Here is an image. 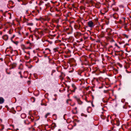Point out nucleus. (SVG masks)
<instances>
[{
  "instance_id": "1",
  "label": "nucleus",
  "mask_w": 131,
  "mask_h": 131,
  "mask_svg": "<svg viewBox=\"0 0 131 131\" xmlns=\"http://www.w3.org/2000/svg\"><path fill=\"white\" fill-rule=\"evenodd\" d=\"M88 25L90 27L92 28L94 27V23L91 20L88 22Z\"/></svg>"
},
{
  "instance_id": "2",
  "label": "nucleus",
  "mask_w": 131,
  "mask_h": 131,
  "mask_svg": "<svg viewBox=\"0 0 131 131\" xmlns=\"http://www.w3.org/2000/svg\"><path fill=\"white\" fill-rule=\"evenodd\" d=\"M72 87L73 90H71V91L72 92H74L75 90L76 89V87L75 85L74 84H72Z\"/></svg>"
},
{
  "instance_id": "3",
  "label": "nucleus",
  "mask_w": 131,
  "mask_h": 131,
  "mask_svg": "<svg viewBox=\"0 0 131 131\" xmlns=\"http://www.w3.org/2000/svg\"><path fill=\"white\" fill-rule=\"evenodd\" d=\"M3 38L5 40H7L8 38V36L7 35H5L3 36Z\"/></svg>"
},
{
  "instance_id": "4",
  "label": "nucleus",
  "mask_w": 131,
  "mask_h": 131,
  "mask_svg": "<svg viewBox=\"0 0 131 131\" xmlns=\"http://www.w3.org/2000/svg\"><path fill=\"white\" fill-rule=\"evenodd\" d=\"M4 100L2 97H0V104H2L4 102Z\"/></svg>"
},
{
  "instance_id": "5",
  "label": "nucleus",
  "mask_w": 131,
  "mask_h": 131,
  "mask_svg": "<svg viewBox=\"0 0 131 131\" xmlns=\"http://www.w3.org/2000/svg\"><path fill=\"white\" fill-rule=\"evenodd\" d=\"M21 117L22 118H24L26 117V114L24 113L22 114L21 115Z\"/></svg>"
},
{
  "instance_id": "6",
  "label": "nucleus",
  "mask_w": 131,
  "mask_h": 131,
  "mask_svg": "<svg viewBox=\"0 0 131 131\" xmlns=\"http://www.w3.org/2000/svg\"><path fill=\"white\" fill-rule=\"evenodd\" d=\"M112 30L110 28H108L107 29L106 31L107 32H109L110 33L111 31Z\"/></svg>"
},
{
  "instance_id": "7",
  "label": "nucleus",
  "mask_w": 131,
  "mask_h": 131,
  "mask_svg": "<svg viewBox=\"0 0 131 131\" xmlns=\"http://www.w3.org/2000/svg\"><path fill=\"white\" fill-rule=\"evenodd\" d=\"M77 101L78 103L80 104H82V102H81L79 99H77Z\"/></svg>"
},
{
  "instance_id": "8",
  "label": "nucleus",
  "mask_w": 131,
  "mask_h": 131,
  "mask_svg": "<svg viewBox=\"0 0 131 131\" xmlns=\"http://www.w3.org/2000/svg\"><path fill=\"white\" fill-rule=\"evenodd\" d=\"M50 114V113H47L45 116V117L46 118H47L48 116Z\"/></svg>"
},
{
  "instance_id": "9",
  "label": "nucleus",
  "mask_w": 131,
  "mask_h": 131,
  "mask_svg": "<svg viewBox=\"0 0 131 131\" xmlns=\"http://www.w3.org/2000/svg\"><path fill=\"white\" fill-rule=\"evenodd\" d=\"M116 122H117V126H119V122L118 121V120H117L116 121Z\"/></svg>"
},
{
  "instance_id": "10",
  "label": "nucleus",
  "mask_w": 131,
  "mask_h": 131,
  "mask_svg": "<svg viewBox=\"0 0 131 131\" xmlns=\"http://www.w3.org/2000/svg\"><path fill=\"white\" fill-rule=\"evenodd\" d=\"M23 49H27V48H26L25 46L24 45H23Z\"/></svg>"
},
{
  "instance_id": "11",
  "label": "nucleus",
  "mask_w": 131,
  "mask_h": 131,
  "mask_svg": "<svg viewBox=\"0 0 131 131\" xmlns=\"http://www.w3.org/2000/svg\"><path fill=\"white\" fill-rule=\"evenodd\" d=\"M124 35L127 38H128V36L126 35V34H124Z\"/></svg>"
},
{
  "instance_id": "12",
  "label": "nucleus",
  "mask_w": 131,
  "mask_h": 131,
  "mask_svg": "<svg viewBox=\"0 0 131 131\" xmlns=\"http://www.w3.org/2000/svg\"><path fill=\"white\" fill-rule=\"evenodd\" d=\"M31 99L34 100V101H33V102H34L35 100V98L34 97H32V98H31Z\"/></svg>"
},
{
  "instance_id": "13",
  "label": "nucleus",
  "mask_w": 131,
  "mask_h": 131,
  "mask_svg": "<svg viewBox=\"0 0 131 131\" xmlns=\"http://www.w3.org/2000/svg\"><path fill=\"white\" fill-rule=\"evenodd\" d=\"M46 50H49V51H50V50L49 49L47 48V49H46Z\"/></svg>"
},
{
  "instance_id": "14",
  "label": "nucleus",
  "mask_w": 131,
  "mask_h": 131,
  "mask_svg": "<svg viewBox=\"0 0 131 131\" xmlns=\"http://www.w3.org/2000/svg\"><path fill=\"white\" fill-rule=\"evenodd\" d=\"M30 83V81H28V83L29 84Z\"/></svg>"
},
{
  "instance_id": "15",
  "label": "nucleus",
  "mask_w": 131,
  "mask_h": 131,
  "mask_svg": "<svg viewBox=\"0 0 131 131\" xmlns=\"http://www.w3.org/2000/svg\"><path fill=\"white\" fill-rule=\"evenodd\" d=\"M19 73L20 74H21V72H19Z\"/></svg>"
},
{
  "instance_id": "16",
  "label": "nucleus",
  "mask_w": 131,
  "mask_h": 131,
  "mask_svg": "<svg viewBox=\"0 0 131 131\" xmlns=\"http://www.w3.org/2000/svg\"><path fill=\"white\" fill-rule=\"evenodd\" d=\"M70 100H68L67 101V102H68V101H70Z\"/></svg>"
},
{
  "instance_id": "17",
  "label": "nucleus",
  "mask_w": 131,
  "mask_h": 131,
  "mask_svg": "<svg viewBox=\"0 0 131 131\" xmlns=\"http://www.w3.org/2000/svg\"><path fill=\"white\" fill-rule=\"evenodd\" d=\"M83 114H82H82H81V115L82 116H83Z\"/></svg>"
},
{
  "instance_id": "18",
  "label": "nucleus",
  "mask_w": 131,
  "mask_h": 131,
  "mask_svg": "<svg viewBox=\"0 0 131 131\" xmlns=\"http://www.w3.org/2000/svg\"><path fill=\"white\" fill-rule=\"evenodd\" d=\"M14 37H15V35H14L13 36V38H14Z\"/></svg>"
},
{
  "instance_id": "19",
  "label": "nucleus",
  "mask_w": 131,
  "mask_h": 131,
  "mask_svg": "<svg viewBox=\"0 0 131 131\" xmlns=\"http://www.w3.org/2000/svg\"><path fill=\"white\" fill-rule=\"evenodd\" d=\"M92 106H93V107L94 106V105H93L92 104Z\"/></svg>"
},
{
  "instance_id": "20",
  "label": "nucleus",
  "mask_w": 131,
  "mask_h": 131,
  "mask_svg": "<svg viewBox=\"0 0 131 131\" xmlns=\"http://www.w3.org/2000/svg\"><path fill=\"white\" fill-rule=\"evenodd\" d=\"M2 32H0V34H2Z\"/></svg>"
},
{
  "instance_id": "21",
  "label": "nucleus",
  "mask_w": 131,
  "mask_h": 131,
  "mask_svg": "<svg viewBox=\"0 0 131 131\" xmlns=\"http://www.w3.org/2000/svg\"><path fill=\"white\" fill-rule=\"evenodd\" d=\"M69 86H68V89H69Z\"/></svg>"
},
{
  "instance_id": "22",
  "label": "nucleus",
  "mask_w": 131,
  "mask_h": 131,
  "mask_svg": "<svg viewBox=\"0 0 131 131\" xmlns=\"http://www.w3.org/2000/svg\"><path fill=\"white\" fill-rule=\"evenodd\" d=\"M86 116H87V115H85V117H86Z\"/></svg>"
},
{
  "instance_id": "23",
  "label": "nucleus",
  "mask_w": 131,
  "mask_h": 131,
  "mask_svg": "<svg viewBox=\"0 0 131 131\" xmlns=\"http://www.w3.org/2000/svg\"><path fill=\"white\" fill-rule=\"evenodd\" d=\"M69 95V94H68V96Z\"/></svg>"
}]
</instances>
